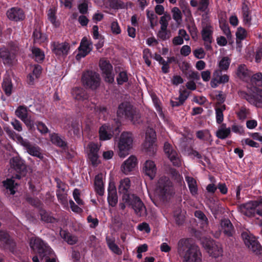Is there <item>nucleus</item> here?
<instances>
[{
	"label": "nucleus",
	"instance_id": "nucleus-1",
	"mask_svg": "<svg viewBox=\"0 0 262 262\" xmlns=\"http://www.w3.org/2000/svg\"><path fill=\"white\" fill-rule=\"evenodd\" d=\"M130 187V181L129 178L121 180L118 187L119 192L122 194L123 201L128 206H132L136 214L141 215L145 207L139 196L129 192Z\"/></svg>",
	"mask_w": 262,
	"mask_h": 262
},
{
	"label": "nucleus",
	"instance_id": "nucleus-2",
	"mask_svg": "<svg viewBox=\"0 0 262 262\" xmlns=\"http://www.w3.org/2000/svg\"><path fill=\"white\" fill-rule=\"evenodd\" d=\"M117 117L131 121L134 124L139 123L141 115L139 111L128 102L121 103L117 111Z\"/></svg>",
	"mask_w": 262,
	"mask_h": 262
},
{
	"label": "nucleus",
	"instance_id": "nucleus-3",
	"mask_svg": "<svg viewBox=\"0 0 262 262\" xmlns=\"http://www.w3.org/2000/svg\"><path fill=\"white\" fill-rule=\"evenodd\" d=\"M157 192L160 199L163 201H167L174 194V191L172 183L166 177H161L158 182Z\"/></svg>",
	"mask_w": 262,
	"mask_h": 262
},
{
	"label": "nucleus",
	"instance_id": "nucleus-4",
	"mask_svg": "<svg viewBox=\"0 0 262 262\" xmlns=\"http://www.w3.org/2000/svg\"><path fill=\"white\" fill-rule=\"evenodd\" d=\"M133 142V136L130 132H123L118 142V155L121 158H124L129 154V150L132 148Z\"/></svg>",
	"mask_w": 262,
	"mask_h": 262
},
{
	"label": "nucleus",
	"instance_id": "nucleus-5",
	"mask_svg": "<svg viewBox=\"0 0 262 262\" xmlns=\"http://www.w3.org/2000/svg\"><path fill=\"white\" fill-rule=\"evenodd\" d=\"M120 132V125L118 123H116L115 125L104 124L99 128V139L102 141L110 140L114 135H118Z\"/></svg>",
	"mask_w": 262,
	"mask_h": 262
},
{
	"label": "nucleus",
	"instance_id": "nucleus-6",
	"mask_svg": "<svg viewBox=\"0 0 262 262\" xmlns=\"http://www.w3.org/2000/svg\"><path fill=\"white\" fill-rule=\"evenodd\" d=\"M83 85L86 88L96 89L100 85V77L98 74L92 71L84 72L81 78Z\"/></svg>",
	"mask_w": 262,
	"mask_h": 262
},
{
	"label": "nucleus",
	"instance_id": "nucleus-7",
	"mask_svg": "<svg viewBox=\"0 0 262 262\" xmlns=\"http://www.w3.org/2000/svg\"><path fill=\"white\" fill-rule=\"evenodd\" d=\"M238 209L242 214L249 217H254L256 214L262 217V209L257 208V203L253 201L239 205Z\"/></svg>",
	"mask_w": 262,
	"mask_h": 262
},
{
	"label": "nucleus",
	"instance_id": "nucleus-8",
	"mask_svg": "<svg viewBox=\"0 0 262 262\" xmlns=\"http://www.w3.org/2000/svg\"><path fill=\"white\" fill-rule=\"evenodd\" d=\"M202 244L207 252L212 256L217 258L223 255V247L221 243L211 239H205Z\"/></svg>",
	"mask_w": 262,
	"mask_h": 262
},
{
	"label": "nucleus",
	"instance_id": "nucleus-9",
	"mask_svg": "<svg viewBox=\"0 0 262 262\" xmlns=\"http://www.w3.org/2000/svg\"><path fill=\"white\" fill-rule=\"evenodd\" d=\"M32 248L36 249L41 259L45 257L51 256L54 254L53 250L48 245L40 238L35 239L32 246Z\"/></svg>",
	"mask_w": 262,
	"mask_h": 262
},
{
	"label": "nucleus",
	"instance_id": "nucleus-10",
	"mask_svg": "<svg viewBox=\"0 0 262 262\" xmlns=\"http://www.w3.org/2000/svg\"><path fill=\"white\" fill-rule=\"evenodd\" d=\"M11 167L16 172L15 178L20 179L27 173V166L25 161L19 157H14L10 160Z\"/></svg>",
	"mask_w": 262,
	"mask_h": 262
},
{
	"label": "nucleus",
	"instance_id": "nucleus-11",
	"mask_svg": "<svg viewBox=\"0 0 262 262\" xmlns=\"http://www.w3.org/2000/svg\"><path fill=\"white\" fill-rule=\"evenodd\" d=\"M16 56L5 46L0 48V61L5 66L11 67L15 61Z\"/></svg>",
	"mask_w": 262,
	"mask_h": 262
},
{
	"label": "nucleus",
	"instance_id": "nucleus-12",
	"mask_svg": "<svg viewBox=\"0 0 262 262\" xmlns=\"http://www.w3.org/2000/svg\"><path fill=\"white\" fill-rule=\"evenodd\" d=\"M183 262H201L202 261V254L200 248L195 245L193 248L189 249V252L181 256Z\"/></svg>",
	"mask_w": 262,
	"mask_h": 262
},
{
	"label": "nucleus",
	"instance_id": "nucleus-13",
	"mask_svg": "<svg viewBox=\"0 0 262 262\" xmlns=\"http://www.w3.org/2000/svg\"><path fill=\"white\" fill-rule=\"evenodd\" d=\"M259 94H249L245 91L239 92V96L241 98L246 99L250 103L253 104L257 107H262V91Z\"/></svg>",
	"mask_w": 262,
	"mask_h": 262
},
{
	"label": "nucleus",
	"instance_id": "nucleus-14",
	"mask_svg": "<svg viewBox=\"0 0 262 262\" xmlns=\"http://www.w3.org/2000/svg\"><path fill=\"white\" fill-rule=\"evenodd\" d=\"M0 243L5 249L12 253L15 251L16 243L7 231L0 230Z\"/></svg>",
	"mask_w": 262,
	"mask_h": 262
},
{
	"label": "nucleus",
	"instance_id": "nucleus-15",
	"mask_svg": "<svg viewBox=\"0 0 262 262\" xmlns=\"http://www.w3.org/2000/svg\"><path fill=\"white\" fill-rule=\"evenodd\" d=\"M164 151L173 166L180 167L181 165V160L177 151L172 148L169 143L165 142L164 143Z\"/></svg>",
	"mask_w": 262,
	"mask_h": 262
},
{
	"label": "nucleus",
	"instance_id": "nucleus-16",
	"mask_svg": "<svg viewBox=\"0 0 262 262\" xmlns=\"http://www.w3.org/2000/svg\"><path fill=\"white\" fill-rule=\"evenodd\" d=\"M52 52L57 56H67L69 53L70 47L67 42L59 43L53 42L51 44Z\"/></svg>",
	"mask_w": 262,
	"mask_h": 262
},
{
	"label": "nucleus",
	"instance_id": "nucleus-17",
	"mask_svg": "<svg viewBox=\"0 0 262 262\" xmlns=\"http://www.w3.org/2000/svg\"><path fill=\"white\" fill-rule=\"evenodd\" d=\"M244 238L245 245L251 250L253 253L257 255L262 254V246L254 237H251L247 235L246 237H244Z\"/></svg>",
	"mask_w": 262,
	"mask_h": 262
},
{
	"label": "nucleus",
	"instance_id": "nucleus-18",
	"mask_svg": "<svg viewBox=\"0 0 262 262\" xmlns=\"http://www.w3.org/2000/svg\"><path fill=\"white\" fill-rule=\"evenodd\" d=\"M7 17L11 20L18 21L25 18V14L22 9L18 7H14L7 11Z\"/></svg>",
	"mask_w": 262,
	"mask_h": 262
},
{
	"label": "nucleus",
	"instance_id": "nucleus-19",
	"mask_svg": "<svg viewBox=\"0 0 262 262\" xmlns=\"http://www.w3.org/2000/svg\"><path fill=\"white\" fill-rule=\"evenodd\" d=\"M229 80L228 75H222L221 70H215L213 73V77L210 84L212 88H216L219 84L226 83L229 81Z\"/></svg>",
	"mask_w": 262,
	"mask_h": 262
},
{
	"label": "nucleus",
	"instance_id": "nucleus-20",
	"mask_svg": "<svg viewBox=\"0 0 262 262\" xmlns=\"http://www.w3.org/2000/svg\"><path fill=\"white\" fill-rule=\"evenodd\" d=\"M191 239L188 238H183L180 239L177 245V251L180 257L184 255L185 253L189 252V249L193 248L195 244L191 243Z\"/></svg>",
	"mask_w": 262,
	"mask_h": 262
},
{
	"label": "nucleus",
	"instance_id": "nucleus-21",
	"mask_svg": "<svg viewBox=\"0 0 262 262\" xmlns=\"http://www.w3.org/2000/svg\"><path fill=\"white\" fill-rule=\"evenodd\" d=\"M78 49L79 53L76 55V58L84 57L92 50V42L88 41L86 37H84Z\"/></svg>",
	"mask_w": 262,
	"mask_h": 262
},
{
	"label": "nucleus",
	"instance_id": "nucleus-22",
	"mask_svg": "<svg viewBox=\"0 0 262 262\" xmlns=\"http://www.w3.org/2000/svg\"><path fill=\"white\" fill-rule=\"evenodd\" d=\"M157 139L155 130L152 128H148L145 133V147L149 150L154 151V145Z\"/></svg>",
	"mask_w": 262,
	"mask_h": 262
},
{
	"label": "nucleus",
	"instance_id": "nucleus-23",
	"mask_svg": "<svg viewBox=\"0 0 262 262\" xmlns=\"http://www.w3.org/2000/svg\"><path fill=\"white\" fill-rule=\"evenodd\" d=\"M143 173L150 180H153L157 173V167L155 162L151 160H147L143 164Z\"/></svg>",
	"mask_w": 262,
	"mask_h": 262
},
{
	"label": "nucleus",
	"instance_id": "nucleus-24",
	"mask_svg": "<svg viewBox=\"0 0 262 262\" xmlns=\"http://www.w3.org/2000/svg\"><path fill=\"white\" fill-rule=\"evenodd\" d=\"M32 37L34 44L41 45L48 39L47 35L41 32V26L39 25L34 28Z\"/></svg>",
	"mask_w": 262,
	"mask_h": 262
},
{
	"label": "nucleus",
	"instance_id": "nucleus-25",
	"mask_svg": "<svg viewBox=\"0 0 262 262\" xmlns=\"http://www.w3.org/2000/svg\"><path fill=\"white\" fill-rule=\"evenodd\" d=\"M88 147L89 149V152L88 154L89 158L90 159L93 166H97L98 164V152L99 149L98 146L97 144L91 142L89 144Z\"/></svg>",
	"mask_w": 262,
	"mask_h": 262
},
{
	"label": "nucleus",
	"instance_id": "nucleus-26",
	"mask_svg": "<svg viewBox=\"0 0 262 262\" xmlns=\"http://www.w3.org/2000/svg\"><path fill=\"white\" fill-rule=\"evenodd\" d=\"M137 164V159L134 156H130L121 165V170L125 174L132 171Z\"/></svg>",
	"mask_w": 262,
	"mask_h": 262
},
{
	"label": "nucleus",
	"instance_id": "nucleus-27",
	"mask_svg": "<svg viewBox=\"0 0 262 262\" xmlns=\"http://www.w3.org/2000/svg\"><path fill=\"white\" fill-rule=\"evenodd\" d=\"M221 225L224 234L228 237H232L235 233L233 225L229 219L221 221Z\"/></svg>",
	"mask_w": 262,
	"mask_h": 262
},
{
	"label": "nucleus",
	"instance_id": "nucleus-28",
	"mask_svg": "<svg viewBox=\"0 0 262 262\" xmlns=\"http://www.w3.org/2000/svg\"><path fill=\"white\" fill-rule=\"evenodd\" d=\"M107 202L110 206L115 207L118 203V196L117 194L116 188L113 185L109 184L108 189Z\"/></svg>",
	"mask_w": 262,
	"mask_h": 262
},
{
	"label": "nucleus",
	"instance_id": "nucleus-29",
	"mask_svg": "<svg viewBox=\"0 0 262 262\" xmlns=\"http://www.w3.org/2000/svg\"><path fill=\"white\" fill-rule=\"evenodd\" d=\"M23 145L26 147L27 152L31 156L36 157L40 159H42L43 156L40 152V148L37 146H34L30 144L29 142H25Z\"/></svg>",
	"mask_w": 262,
	"mask_h": 262
},
{
	"label": "nucleus",
	"instance_id": "nucleus-30",
	"mask_svg": "<svg viewBox=\"0 0 262 262\" xmlns=\"http://www.w3.org/2000/svg\"><path fill=\"white\" fill-rule=\"evenodd\" d=\"M251 82L252 87L257 92L262 91V73H257L254 74L251 78Z\"/></svg>",
	"mask_w": 262,
	"mask_h": 262
},
{
	"label": "nucleus",
	"instance_id": "nucleus-31",
	"mask_svg": "<svg viewBox=\"0 0 262 262\" xmlns=\"http://www.w3.org/2000/svg\"><path fill=\"white\" fill-rule=\"evenodd\" d=\"M94 186L96 192L100 196L103 195L104 192V188L101 174H98L95 176Z\"/></svg>",
	"mask_w": 262,
	"mask_h": 262
},
{
	"label": "nucleus",
	"instance_id": "nucleus-32",
	"mask_svg": "<svg viewBox=\"0 0 262 262\" xmlns=\"http://www.w3.org/2000/svg\"><path fill=\"white\" fill-rule=\"evenodd\" d=\"M73 94L75 99L78 101H84L89 98L86 91L82 88H75L73 90Z\"/></svg>",
	"mask_w": 262,
	"mask_h": 262
},
{
	"label": "nucleus",
	"instance_id": "nucleus-33",
	"mask_svg": "<svg viewBox=\"0 0 262 262\" xmlns=\"http://www.w3.org/2000/svg\"><path fill=\"white\" fill-rule=\"evenodd\" d=\"M2 87L6 95L10 96L12 94L13 89L11 79L9 77H5L2 83Z\"/></svg>",
	"mask_w": 262,
	"mask_h": 262
},
{
	"label": "nucleus",
	"instance_id": "nucleus-34",
	"mask_svg": "<svg viewBox=\"0 0 262 262\" xmlns=\"http://www.w3.org/2000/svg\"><path fill=\"white\" fill-rule=\"evenodd\" d=\"M50 139L52 143L58 147L63 149H65L67 147V143L57 134H52L50 136Z\"/></svg>",
	"mask_w": 262,
	"mask_h": 262
},
{
	"label": "nucleus",
	"instance_id": "nucleus-35",
	"mask_svg": "<svg viewBox=\"0 0 262 262\" xmlns=\"http://www.w3.org/2000/svg\"><path fill=\"white\" fill-rule=\"evenodd\" d=\"M39 214L40 216V220L42 222L47 223H54L56 222V219L43 208L39 210Z\"/></svg>",
	"mask_w": 262,
	"mask_h": 262
},
{
	"label": "nucleus",
	"instance_id": "nucleus-36",
	"mask_svg": "<svg viewBox=\"0 0 262 262\" xmlns=\"http://www.w3.org/2000/svg\"><path fill=\"white\" fill-rule=\"evenodd\" d=\"M186 181L187 183L188 186L191 194L192 195H195L198 194V186L196 180L192 177H186Z\"/></svg>",
	"mask_w": 262,
	"mask_h": 262
},
{
	"label": "nucleus",
	"instance_id": "nucleus-37",
	"mask_svg": "<svg viewBox=\"0 0 262 262\" xmlns=\"http://www.w3.org/2000/svg\"><path fill=\"white\" fill-rule=\"evenodd\" d=\"M242 13L243 16V21L245 25L250 26L251 24V11L248 5L244 4L242 7Z\"/></svg>",
	"mask_w": 262,
	"mask_h": 262
},
{
	"label": "nucleus",
	"instance_id": "nucleus-38",
	"mask_svg": "<svg viewBox=\"0 0 262 262\" xmlns=\"http://www.w3.org/2000/svg\"><path fill=\"white\" fill-rule=\"evenodd\" d=\"M31 52L36 62L41 63L43 61L45 58V53L40 48L34 47L32 48Z\"/></svg>",
	"mask_w": 262,
	"mask_h": 262
},
{
	"label": "nucleus",
	"instance_id": "nucleus-39",
	"mask_svg": "<svg viewBox=\"0 0 262 262\" xmlns=\"http://www.w3.org/2000/svg\"><path fill=\"white\" fill-rule=\"evenodd\" d=\"M211 28V27L210 26H207L203 28L202 31V37L204 41L213 40V31Z\"/></svg>",
	"mask_w": 262,
	"mask_h": 262
},
{
	"label": "nucleus",
	"instance_id": "nucleus-40",
	"mask_svg": "<svg viewBox=\"0 0 262 262\" xmlns=\"http://www.w3.org/2000/svg\"><path fill=\"white\" fill-rule=\"evenodd\" d=\"M15 113V115L21 121L24 120L27 116H29L28 114V108L26 106L24 105L19 106L16 110Z\"/></svg>",
	"mask_w": 262,
	"mask_h": 262
},
{
	"label": "nucleus",
	"instance_id": "nucleus-41",
	"mask_svg": "<svg viewBox=\"0 0 262 262\" xmlns=\"http://www.w3.org/2000/svg\"><path fill=\"white\" fill-rule=\"evenodd\" d=\"M99 67L103 74L113 71V66L109 61L100 60Z\"/></svg>",
	"mask_w": 262,
	"mask_h": 262
},
{
	"label": "nucleus",
	"instance_id": "nucleus-42",
	"mask_svg": "<svg viewBox=\"0 0 262 262\" xmlns=\"http://www.w3.org/2000/svg\"><path fill=\"white\" fill-rule=\"evenodd\" d=\"M62 237L66 241L67 243L69 245H74L75 244L77 241V237L74 235L71 234L70 233L66 232L64 231L62 233H61Z\"/></svg>",
	"mask_w": 262,
	"mask_h": 262
},
{
	"label": "nucleus",
	"instance_id": "nucleus-43",
	"mask_svg": "<svg viewBox=\"0 0 262 262\" xmlns=\"http://www.w3.org/2000/svg\"><path fill=\"white\" fill-rule=\"evenodd\" d=\"M26 201L32 206L38 209V211L42 209L43 204L37 198H32L28 196L26 198Z\"/></svg>",
	"mask_w": 262,
	"mask_h": 262
},
{
	"label": "nucleus",
	"instance_id": "nucleus-44",
	"mask_svg": "<svg viewBox=\"0 0 262 262\" xmlns=\"http://www.w3.org/2000/svg\"><path fill=\"white\" fill-rule=\"evenodd\" d=\"M4 130L10 138L14 139V138L16 137L18 140L21 142L22 145L23 143H25V142H29L27 140H24L23 137L20 136L16 135L15 132L10 127H5Z\"/></svg>",
	"mask_w": 262,
	"mask_h": 262
},
{
	"label": "nucleus",
	"instance_id": "nucleus-45",
	"mask_svg": "<svg viewBox=\"0 0 262 262\" xmlns=\"http://www.w3.org/2000/svg\"><path fill=\"white\" fill-rule=\"evenodd\" d=\"M117 84L122 85L128 81V77L126 71H120L116 78Z\"/></svg>",
	"mask_w": 262,
	"mask_h": 262
},
{
	"label": "nucleus",
	"instance_id": "nucleus-46",
	"mask_svg": "<svg viewBox=\"0 0 262 262\" xmlns=\"http://www.w3.org/2000/svg\"><path fill=\"white\" fill-rule=\"evenodd\" d=\"M196 136L198 139L204 141H209L211 137L209 131L207 129L200 130L196 132Z\"/></svg>",
	"mask_w": 262,
	"mask_h": 262
},
{
	"label": "nucleus",
	"instance_id": "nucleus-47",
	"mask_svg": "<svg viewBox=\"0 0 262 262\" xmlns=\"http://www.w3.org/2000/svg\"><path fill=\"white\" fill-rule=\"evenodd\" d=\"M3 186L10 192V194H14L15 193L14 181L12 179H7L3 181ZM15 185H17L16 183Z\"/></svg>",
	"mask_w": 262,
	"mask_h": 262
},
{
	"label": "nucleus",
	"instance_id": "nucleus-48",
	"mask_svg": "<svg viewBox=\"0 0 262 262\" xmlns=\"http://www.w3.org/2000/svg\"><path fill=\"white\" fill-rule=\"evenodd\" d=\"M231 60L228 57H224L219 62V67L221 73L223 71H227L229 67Z\"/></svg>",
	"mask_w": 262,
	"mask_h": 262
},
{
	"label": "nucleus",
	"instance_id": "nucleus-49",
	"mask_svg": "<svg viewBox=\"0 0 262 262\" xmlns=\"http://www.w3.org/2000/svg\"><path fill=\"white\" fill-rule=\"evenodd\" d=\"M22 121L25 124L29 130H34L35 129L36 122L33 118L31 116H27Z\"/></svg>",
	"mask_w": 262,
	"mask_h": 262
},
{
	"label": "nucleus",
	"instance_id": "nucleus-50",
	"mask_svg": "<svg viewBox=\"0 0 262 262\" xmlns=\"http://www.w3.org/2000/svg\"><path fill=\"white\" fill-rule=\"evenodd\" d=\"M230 133L231 128L230 127L225 129L221 128L217 130L216 136L218 138L223 140L227 138Z\"/></svg>",
	"mask_w": 262,
	"mask_h": 262
},
{
	"label": "nucleus",
	"instance_id": "nucleus-51",
	"mask_svg": "<svg viewBox=\"0 0 262 262\" xmlns=\"http://www.w3.org/2000/svg\"><path fill=\"white\" fill-rule=\"evenodd\" d=\"M236 74L240 78H245L248 76V71L245 64H241L238 66Z\"/></svg>",
	"mask_w": 262,
	"mask_h": 262
},
{
	"label": "nucleus",
	"instance_id": "nucleus-52",
	"mask_svg": "<svg viewBox=\"0 0 262 262\" xmlns=\"http://www.w3.org/2000/svg\"><path fill=\"white\" fill-rule=\"evenodd\" d=\"M171 36V32L167 29L162 30L161 29L158 31L157 36L162 40L168 39Z\"/></svg>",
	"mask_w": 262,
	"mask_h": 262
},
{
	"label": "nucleus",
	"instance_id": "nucleus-53",
	"mask_svg": "<svg viewBox=\"0 0 262 262\" xmlns=\"http://www.w3.org/2000/svg\"><path fill=\"white\" fill-rule=\"evenodd\" d=\"M209 5V0H200L198 10L202 12L207 13L209 11L208 6Z\"/></svg>",
	"mask_w": 262,
	"mask_h": 262
},
{
	"label": "nucleus",
	"instance_id": "nucleus-54",
	"mask_svg": "<svg viewBox=\"0 0 262 262\" xmlns=\"http://www.w3.org/2000/svg\"><path fill=\"white\" fill-rule=\"evenodd\" d=\"M110 7L114 9L125 8L124 3L121 0H110Z\"/></svg>",
	"mask_w": 262,
	"mask_h": 262
},
{
	"label": "nucleus",
	"instance_id": "nucleus-55",
	"mask_svg": "<svg viewBox=\"0 0 262 262\" xmlns=\"http://www.w3.org/2000/svg\"><path fill=\"white\" fill-rule=\"evenodd\" d=\"M246 30L242 27L238 28L236 32V43H238V41H241L244 40L246 37Z\"/></svg>",
	"mask_w": 262,
	"mask_h": 262
},
{
	"label": "nucleus",
	"instance_id": "nucleus-56",
	"mask_svg": "<svg viewBox=\"0 0 262 262\" xmlns=\"http://www.w3.org/2000/svg\"><path fill=\"white\" fill-rule=\"evenodd\" d=\"M249 110L247 109L245 106L241 107L239 111L236 112L237 116L240 120L245 119L247 118Z\"/></svg>",
	"mask_w": 262,
	"mask_h": 262
},
{
	"label": "nucleus",
	"instance_id": "nucleus-57",
	"mask_svg": "<svg viewBox=\"0 0 262 262\" xmlns=\"http://www.w3.org/2000/svg\"><path fill=\"white\" fill-rule=\"evenodd\" d=\"M73 196L74 200L77 203V204L80 206H83L84 203L83 201L80 199V191L79 189L77 188L74 189L73 192Z\"/></svg>",
	"mask_w": 262,
	"mask_h": 262
},
{
	"label": "nucleus",
	"instance_id": "nucleus-58",
	"mask_svg": "<svg viewBox=\"0 0 262 262\" xmlns=\"http://www.w3.org/2000/svg\"><path fill=\"white\" fill-rule=\"evenodd\" d=\"M36 126L37 130L41 134H46L49 131L46 124L41 121H37L36 122Z\"/></svg>",
	"mask_w": 262,
	"mask_h": 262
},
{
	"label": "nucleus",
	"instance_id": "nucleus-59",
	"mask_svg": "<svg viewBox=\"0 0 262 262\" xmlns=\"http://www.w3.org/2000/svg\"><path fill=\"white\" fill-rule=\"evenodd\" d=\"M108 246L109 248L115 254L121 255L122 251L119 247L115 244L114 241L108 242Z\"/></svg>",
	"mask_w": 262,
	"mask_h": 262
},
{
	"label": "nucleus",
	"instance_id": "nucleus-60",
	"mask_svg": "<svg viewBox=\"0 0 262 262\" xmlns=\"http://www.w3.org/2000/svg\"><path fill=\"white\" fill-rule=\"evenodd\" d=\"M9 49L10 51L14 54L15 56L19 50V47L17 43L13 41H10L8 43L7 46H6Z\"/></svg>",
	"mask_w": 262,
	"mask_h": 262
},
{
	"label": "nucleus",
	"instance_id": "nucleus-61",
	"mask_svg": "<svg viewBox=\"0 0 262 262\" xmlns=\"http://www.w3.org/2000/svg\"><path fill=\"white\" fill-rule=\"evenodd\" d=\"M179 93L180 94L178 98H176V99L180 100L183 103H184L189 95V92L185 89L183 90L180 89L179 91Z\"/></svg>",
	"mask_w": 262,
	"mask_h": 262
},
{
	"label": "nucleus",
	"instance_id": "nucleus-62",
	"mask_svg": "<svg viewBox=\"0 0 262 262\" xmlns=\"http://www.w3.org/2000/svg\"><path fill=\"white\" fill-rule=\"evenodd\" d=\"M172 12L173 13L172 16L173 18L177 22H179L182 20V14L180 9L177 7H174Z\"/></svg>",
	"mask_w": 262,
	"mask_h": 262
},
{
	"label": "nucleus",
	"instance_id": "nucleus-63",
	"mask_svg": "<svg viewBox=\"0 0 262 262\" xmlns=\"http://www.w3.org/2000/svg\"><path fill=\"white\" fill-rule=\"evenodd\" d=\"M78 9L79 12L82 14H86L88 11V2L84 1L82 3L78 5Z\"/></svg>",
	"mask_w": 262,
	"mask_h": 262
},
{
	"label": "nucleus",
	"instance_id": "nucleus-64",
	"mask_svg": "<svg viewBox=\"0 0 262 262\" xmlns=\"http://www.w3.org/2000/svg\"><path fill=\"white\" fill-rule=\"evenodd\" d=\"M169 15H164L161 17L160 20V24H161L160 29L164 30V29H167L168 25V19H170Z\"/></svg>",
	"mask_w": 262,
	"mask_h": 262
}]
</instances>
